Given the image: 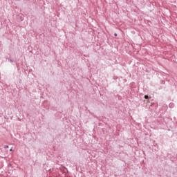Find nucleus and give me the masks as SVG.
Segmentation results:
<instances>
[{"instance_id": "1", "label": "nucleus", "mask_w": 177, "mask_h": 177, "mask_svg": "<svg viewBox=\"0 0 177 177\" xmlns=\"http://www.w3.org/2000/svg\"><path fill=\"white\" fill-rule=\"evenodd\" d=\"M145 99H149V96L148 95H145Z\"/></svg>"}, {"instance_id": "2", "label": "nucleus", "mask_w": 177, "mask_h": 177, "mask_svg": "<svg viewBox=\"0 0 177 177\" xmlns=\"http://www.w3.org/2000/svg\"><path fill=\"white\" fill-rule=\"evenodd\" d=\"M4 147H5L6 149H8V148H9V146L6 145Z\"/></svg>"}, {"instance_id": "3", "label": "nucleus", "mask_w": 177, "mask_h": 177, "mask_svg": "<svg viewBox=\"0 0 177 177\" xmlns=\"http://www.w3.org/2000/svg\"><path fill=\"white\" fill-rule=\"evenodd\" d=\"M10 151H12V149H10Z\"/></svg>"}]
</instances>
